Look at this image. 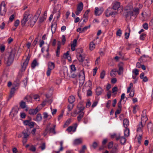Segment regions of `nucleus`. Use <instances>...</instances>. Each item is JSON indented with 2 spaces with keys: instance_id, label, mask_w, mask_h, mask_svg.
Returning a JSON list of instances; mask_svg holds the SVG:
<instances>
[{
  "instance_id": "f257e3e1",
  "label": "nucleus",
  "mask_w": 153,
  "mask_h": 153,
  "mask_svg": "<svg viewBox=\"0 0 153 153\" xmlns=\"http://www.w3.org/2000/svg\"><path fill=\"white\" fill-rule=\"evenodd\" d=\"M142 7V4L140 3L137 4L134 8L131 6H127L125 9V18L128 19L131 18L132 17L136 18L139 14V11Z\"/></svg>"
},
{
  "instance_id": "f03ea898",
  "label": "nucleus",
  "mask_w": 153,
  "mask_h": 153,
  "mask_svg": "<svg viewBox=\"0 0 153 153\" xmlns=\"http://www.w3.org/2000/svg\"><path fill=\"white\" fill-rule=\"evenodd\" d=\"M31 17V15L30 14L29 12L28 11H26L24 14V17L23 19L21 21V24L22 26H24L26 23L28 24H31L32 20L30 18Z\"/></svg>"
},
{
  "instance_id": "7ed1b4c3",
  "label": "nucleus",
  "mask_w": 153,
  "mask_h": 153,
  "mask_svg": "<svg viewBox=\"0 0 153 153\" xmlns=\"http://www.w3.org/2000/svg\"><path fill=\"white\" fill-rule=\"evenodd\" d=\"M113 145V143L111 141L109 142L108 145V147L109 149H112V150L111 151V153H117L118 151V145L117 144Z\"/></svg>"
},
{
  "instance_id": "20e7f679",
  "label": "nucleus",
  "mask_w": 153,
  "mask_h": 153,
  "mask_svg": "<svg viewBox=\"0 0 153 153\" xmlns=\"http://www.w3.org/2000/svg\"><path fill=\"white\" fill-rule=\"evenodd\" d=\"M111 137L112 138H115L117 140H120L121 144H123L126 142L125 138L123 136L121 137L120 134H113L111 135Z\"/></svg>"
},
{
  "instance_id": "39448f33",
  "label": "nucleus",
  "mask_w": 153,
  "mask_h": 153,
  "mask_svg": "<svg viewBox=\"0 0 153 153\" xmlns=\"http://www.w3.org/2000/svg\"><path fill=\"white\" fill-rule=\"evenodd\" d=\"M79 84L81 85H82L84 82L85 80V72L83 69L80 72L79 75Z\"/></svg>"
},
{
  "instance_id": "423d86ee",
  "label": "nucleus",
  "mask_w": 153,
  "mask_h": 153,
  "mask_svg": "<svg viewBox=\"0 0 153 153\" xmlns=\"http://www.w3.org/2000/svg\"><path fill=\"white\" fill-rule=\"evenodd\" d=\"M6 4L4 2L2 1L0 4V15L3 16L4 15L6 12Z\"/></svg>"
},
{
  "instance_id": "0eeeda50",
  "label": "nucleus",
  "mask_w": 153,
  "mask_h": 153,
  "mask_svg": "<svg viewBox=\"0 0 153 153\" xmlns=\"http://www.w3.org/2000/svg\"><path fill=\"white\" fill-rule=\"evenodd\" d=\"M30 58V56L29 55L27 57L25 61L21 65L22 68L20 71V73L24 72L26 69L27 66V65Z\"/></svg>"
},
{
  "instance_id": "6e6552de",
  "label": "nucleus",
  "mask_w": 153,
  "mask_h": 153,
  "mask_svg": "<svg viewBox=\"0 0 153 153\" xmlns=\"http://www.w3.org/2000/svg\"><path fill=\"white\" fill-rule=\"evenodd\" d=\"M61 7V5L60 4H58L54 7L53 12V13H57L58 16H57V19L59 18L60 15V9Z\"/></svg>"
},
{
  "instance_id": "1a4fd4ad",
  "label": "nucleus",
  "mask_w": 153,
  "mask_h": 153,
  "mask_svg": "<svg viewBox=\"0 0 153 153\" xmlns=\"http://www.w3.org/2000/svg\"><path fill=\"white\" fill-rule=\"evenodd\" d=\"M145 124L142 123H139L137 127V131L138 134H143V131Z\"/></svg>"
},
{
  "instance_id": "9d476101",
  "label": "nucleus",
  "mask_w": 153,
  "mask_h": 153,
  "mask_svg": "<svg viewBox=\"0 0 153 153\" xmlns=\"http://www.w3.org/2000/svg\"><path fill=\"white\" fill-rule=\"evenodd\" d=\"M40 13L41 11L40 10H38L37 12L36 13L34 16L33 18V19L31 20L32 21L31 24H30V26L31 27H32L36 22V21L38 19L39 17V16Z\"/></svg>"
},
{
  "instance_id": "9b49d317",
  "label": "nucleus",
  "mask_w": 153,
  "mask_h": 153,
  "mask_svg": "<svg viewBox=\"0 0 153 153\" xmlns=\"http://www.w3.org/2000/svg\"><path fill=\"white\" fill-rule=\"evenodd\" d=\"M14 56V54H13L12 52L10 54L6 62L7 65H10L13 62Z\"/></svg>"
},
{
  "instance_id": "f8f14e48",
  "label": "nucleus",
  "mask_w": 153,
  "mask_h": 153,
  "mask_svg": "<svg viewBox=\"0 0 153 153\" xmlns=\"http://www.w3.org/2000/svg\"><path fill=\"white\" fill-rule=\"evenodd\" d=\"M85 107H81L79 108V116L77 117V120L79 122H80L82 118L83 117L84 113L83 112V111Z\"/></svg>"
},
{
  "instance_id": "ddd939ff",
  "label": "nucleus",
  "mask_w": 153,
  "mask_h": 153,
  "mask_svg": "<svg viewBox=\"0 0 153 153\" xmlns=\"http://www.w3.org/2000/svg\"><path fill=\"white\" fill-rule=\"evenodd\" d=\"M83 7V5L82 2H80L78 4L76 10L75 12L76 15H78L82 10Z\"/></svg>"
},
{
  "instance_id": "4468645a",
  "label": "nucleus",
  "mask_w": 153,
  "mask_h": 153,
  "mask_svg": "<svg viewBox=\"0 0 153 153\" xmlns=\"http://www.w3.org/2000/svg\"><path fill=\"white\" fill-rule=\"evenodd\" d=\"M112 10L111 8H108L107 9L105 12V15L106 16L108 17L117 14V12L116 11H112Z\"/></svg>"
},
{
  "instance_id": "2eb2a0df",
  "label": "nucleus",
  "mask_w": 153,
  "mask_h": 153,
  "mask_svg": "<svg viewBox=\"0 0 153 153\" xmlns=\"http://www.w3.org/2000/svg\"><path fill=\"white\" fill-rule=\"evenodd\" d=\"M146 111L144 110L142 112L143 114L142 115L141 118V122L140 123H142L145 124L146 122L148 120L146 115Z\"/></svg>"
},
{
  "instance_id": "dca6fc26",
  "label": "nucleus",
  "mask_w": 153,
  "mask_h": 153,
  "mask_svg": "<svg viewBox=\"0 0 153 153\" xmlns=\"http://www.w3.org/2000/svg\"><path fill=\"white\" fill-rule=\"evenodd\" d=\"M77 126V124L76 123L74 124L73 126H71L68 127L66 129V131L70 133L71 131L74 132L75 131Z\"/></svg>"
},
{
  "instance_id": "f3484780",
  "label": "nucleus",
  "mask_w": 153,
  "mask_h": 153,
  "mask_svg": "<svg viewBox=\"0 0 153 153\" xmlns=\"http://www.w3.org/2000/svg\"><path fill=\"white\" fill-rule=\"evenodd\" d=\"M19 108L17 107H14L11 112L10 113V115L13 117H15L17 115Z\"/></svg>"
},
{
  "instance_id": "a211bd4d",
  "label": "nucleus",
  "mask_w": 153,
  "mask_h": 153,
  "mask_svg": "<svg viewBox=\"0 0 153 153\" xmlns=\"http://www.w3.org/2000/svg\"><path fill=\"white\" fill-rule=\"evenodd\" d=\"M40 110V108L37 107L35 109L30 110L29 111V113L31 115H34L36 114Z\"/></svg>"
},
{
  "instance_id": "6ab92c4d",
  "label": "nucleus",
  "mask_w": 153,
  "mask_h": 153,
  "mask_svg": "<svg viewBox=\"0 0 153 153\" xmlns=\"http://www.w3.org/2000/svg\"><path fill=\"white\" fill-rule=\"evenodd\" d=\"M103 10V9L102 8L99 9L98 7H96L95 8V14L97 16H99L102 13Z\"/></svg>"
},
{
  "instance_id": "aec40b11",
  "label": "nucleus",
  "mask_w": 153,
  "mask_h": 153,
  "mask_svg": "<svg viewBox=\"0 0 153 153\" xmlns=\"http://www.w3.org/2000/svg\"><path fill=\"white\" fill-rule=\"evenodd\" d=\"M147 128L149 132L153 133V124L151 123H149L147 124Z\"/></svg>"
},
{
  "instance_id": "412c9836",
  "label": "nucleus",
  "mask_w": 153,
  "mask_h": 153,
  "mask_svg": "<svg viewBox=\"0 0 153 153\" xmlns=\"http://www.w3.org/2000/svg\"><path fill=\"white\" fill-rule=\"evenodd\" d=\"M23 135V138L27 139L29 138L30 133L28 131V130H24L22 132Z\"/></svg>"
},
{
  "instance_id": "4be33fe9",
  "label": "nucleus",
  "mask_w": 153,
  "mask_h": 153,
  "mask_svg": "<svg viewBox=\"0 0 153 153\" xmlns=\"http://www.w3.org/2000/svg\"><path fill=\"white\" fill-rule=\"evenodd\" d=\"M82 142V138H78L75 139L74 141V144L77 145L81 144Z\"/></svg>"
},
{
  "instance_id": "5701e85b",
  "label": "nucleus",
  "mask_w": 153,
  "mask_h": 153,
  "mask_svg": "<svg viewBox=\"0 0 153 153\" xmlns=\"http://www.w3.org/2000/svg\"><path fill=\"white\" fill-rule=\"evenodd\" d=\"M126 31L127 32L125 33V38L126 39H127L129 37V34L131 31L129 25H128L127 27Z\"/></svg>"
},
{
  "instance_id": "b1692460",
  "label": "nucleus",
  "mask_w": 153,
  "mask_h": 153,
  "mask_svg": "<svg viewBox=\"0 0 153 153\" xmlns=\"http://www.w3.org/2000/svg\"><path fill=\"white\" fill-rule=\"evenodd\" d=\"M77 58L79 61L81 62H82L85 59V56L84 55L82 54H79L77 55Z\"/></svg>"
},
{
  "instance_id": "393cba45",
  "label": "nucleus",
  "mask_w": 153,
  "mask_h": 153,
  "mask_svg": "<svg viewBox=\"0 0 153 153\" xmlns=\"http://www.w3.org/2000/svg\"><path fill=\"white\" fill-rule=\"evenodd\" d=\"M102 91V89L100 87H97L96 90V93L97 95H101Z\"/></svg>"
},
{
  "instance_id": "a878e982",
  "label": "nucleus",
  "mask_w": 153,
  "mask_h": 153,
  "mask_svg": "<svg viewBox=\"0 0 153 153\" xmlns=\"http://www.w3.org/2000/svg\"><path fill=\"white\" fill-rule=\"evenodd\" d=\"M55 64L54 62H49L48 63V68L53 70L55 68Z\"/></svg>"
},
{
  "instance_id": "bb28decb",
  "label": "nucleus",
  "mask_w": 153,
  "mask_h": 153,
  "mask_svg": "<svg viewBox=\"0 0 153 153\" xmlns=\"http://www.w3.org/2000/svg\"><path fill=\"white\" fill-rule=\"evenodd\" d=\"M120 3L118 2H115L113 6V8L114 10H116L120 7Z\"/></svg>"
},
{
  "instance_id": "cd10ccee",
  "label": "nucleus",
  "mask_w": 153,
  "mask_h": 153,
  "mask_svg": "<svg viewBox=\"0 0 153 153\" xmlns=\"http://www.w3.org/2000/svg\"><path fill=\"white\" fill-rule=\"evenodd\" d=\"M43 115V117L44 119H46L48 120L50 119L52 117L51 116L48 114V113L47 112L44 113Z\"/></svg>"
},
{
  "instance_id": "c85d7f7f",
  "label": "nucleus",
  "mask_w": 153,
  "mask_h": 153,
  "mask_svg": "<svg viewBox=\"0 0 153 153\" xmlns=\"http://www.w3.org/2000/svg\"><path fill=\"white\" fill-rule=\"evenodd\" d=\"M123 124L125 128H127V127L129 125V122L128 120L127 119H125L123 121Z\"/></svg>"
},
{
  "instance_id": "c756f323",
  "label": "nucleus",
  "mask_w": 153,
  "mask_h": 153,
  "mask_svg": "<svg viewBox=\"0 0 153 153\" xmlns=\"http://www.w3.org/2000/svg\"><path fill=\"white\" fill-rule=\"evenodd\" d=\"M75 100V98L74 96H71L69 97L68 98L69 102L71 104H72Z\"/></svg>"
},
{
  "instance_id": "7c9ffc66",
  "label": "nucleus",
  "mask_w": 153,
  "mask_h": 153,
  "mask_svg": "<svg viewBox=\"0 0 153 153\" xmlns=\"http://www.w3.org/2000/svg\"><path fill=\"white\" fill-rule=\"evenodd\" d=\"M25 100L28 102H32V99L31 97L29 95L26 96L25 98Z\"/></svg>"
},
{
  "instance_id": "2f4dec72",
  "label": "nucleus",
  "mask_w": 153,
  "mask_h": 153,
  "mask_svg": "<svg viewBox=\"0 0 153 153\" xmlns=\"http://www.w3.org/2000/svg\"><path fill=\"white\" fill-rule=\"evenodd\" d=\"M117 71L116 69H114L112 70L110 73V75L112 77H114L115 76L116 73Z\"/></svg>"
},
{
  "instance_id": "473e14b6",
  "label": "nucleus",
  "mask_w": 153,
  "mask_h": 153,
  "mask_svg": "<svg viewBox=\"0 0 153 153\" xmlns=\"http://www.w3.org/2000/svg\"><path fill=\"white\" fill-rule=\"evenodd\" d=\"M95 48V44L93 42H91L89 44V49L90 50L92 51Z\"/></svg>"
},
{
  "instance_id": "72a5a7b5",
  "label": "nucleus",
  "mask_w": 153,
  "mask_h": 153,
  "mask_svg": "<svg viewBox=\"0 0 153 153\" xmlns=\"http://www.w3.org/2000/svg\"><path fill=\"white\" fill-rule=\"evenodd\" d=\"M71 119H68L66 122L65 124L63 126L64 128H65L67 127L68 125H69L71 123Z\"/></svg>"
},
{
  "instance_id": "f704fd0d",
  "label": "nucleus",
  "mask_w": 153,
  "mask_h": 153,
  "mask_svg": "<svg viewBox=\"0 0 153 153\" xmlns=\"http://www.w3.org/2000/svg\"><path fill=\"white\" fill-rule=\"evenodd\" d=\"M125 128L126 129L124 131V135L125 136L127 137L129 135V130L127 128Z\"/></svg>"
},
{
  "instance_id": "c9c22d12",
  "label": "nucleus",
  "mask_w": 153,
  "mask_h": 153,
  "mask_svg": "<svg viewBox=\"0 0 153 153\" xmlns=\"http://www.w3.org/2000/svg\"><path fill=\"white\" fill-rule=\"evenodd\" d=\"M48 51V48L46 51V53L44 55V57H45L47 59H49L50 58V55Z\"/></svg>"
},
{
  "instance_id": "e433bc0d",
  "label": "nucleus",
  "mask_w": 153,
  "mask_h": 153,
  "mask_svg": "<svg viewBox=\"0 0 153 153\" xmlns=\"http://www.w3.org/2000/svg\"><path fill=\"white\" fill-rule=\"evenodd\" d=\"M42 120V117L40 114L37 115L35 120L37 121H40Z\"/></svg>"
},
{
  "instance_id": "4c0bfd02",
  "label": "nucleus",
  "mask_w": 153,
  "mask_h": 153,
  "mask_svg": "<svg viewBox=\"0 0 153 153\" xmlns=\"http://www.w3.org/2000/svg\"><path fill=\"white\" fill-rule=\"evenodd\" d=\"M15 91V89L14 87L11 88L10 92V94L9 96V98H11L13 96V95L14 94Z\"/></svg>"
},
{
  "instance_id": "58836bf2",
  "label": "nucleus",
  "mask_w": 153,
  "mask_h": 153,
  "mask_svg": "<svg viewBox=\"0 0 153 153\" xmlns=\"http://www.w3.org/2000/svg\"><path fill=\"white\" fill-rule=\"evenodd\" d=\"M143 134H138V136L137 137V139L138 141L139 144H140L141 143V141L142 139V137Z\"/></svg>"
},
{
  "instance_id": "ea45409f",
  "label": "nucleus",
  "mask_w": 153,
  "mask_h": 153,
  "mask_svg": "<svg viewBox=\"0 0 153 153\" xmlns=\"http://www.w3.org/2000/svg\"><path fill=\"white\" fill-rule=\"evenodd\" d=\"M89 61L88 59H85L82 62V65L83 66H88V64L89 63Z\"/></svg>"
},
{
  "instance_id": "a19ab883",
  "label": "nucleus",
  "mask_w": 153,
  "mask_h": 153,
  "mask_svg": "<svg viewBox=\"0 0 153 153\" xmlns=\"http://www.w3.org/2000/svg\"><path fill=\"white\" fill-rule=\"evenodd\" d=\"M20 107L22 108H25L26 107V103L25 102L22 101L20 104Z\"/></svg>"
},
{
  "instance_id": "79ce46f5",
  "label": "nucleus",
  "mask_w": 153,
  "mask_h": 153,
  "mask_svg": "<svg viewBox=\"0 0 153 153\" xmlns=\"http://www.w3.org/2000/svg\"><path fill=\"white\" fill-rule=\"evenodd\" d=\"M52 102V101L51 100H45L43 101L42 103V105L44 106L46 104V103H49L51 104Z\"/></svg>"
},
{
  "instance_id": "37998d69",
  "label": "nucleus",
  "mask_w": 153,
  "mask_h": 153,
  "mask_svg": "<svg viewBox=\"0 0 153 153\" xmlns=\"http://www.w3.org/2000/svg\"><path fill=\"white\" fill-rule=\"evenodd\" d=\"M123 68L121 66H120L119 67V71H118V74L119 75H121L123 72Z\"/></svg>"
},
{
  "instance_id": "c03bdc74",
  "label": "nucleus",
  "mask_w": 153,
  "mask_h": 153,
  "mask_svg": "<svg viewBox=\"0 0 153 153\" xmlns=\"http://www.w3.org/2000/svg\"><path fill=\"white\" fill-rule=\"evenodd\" d=\"M37 65V61L36 60H34L31 64L32 67L33 68H34L36 65Z\"/></svg>"
},
{
  "instance_id": "a18cd8bd",
  "label": "nucleus",
  "mask_w": 153,
  "mask_h": 153,
  "mask_svg": "<svg viewBox=\"0 0 153 153\" xmlns=\"http://www.w3.org/2000/svg\"><path fill=\"white\" fill-rule=\"evenodd\" d=\"M51 30L53 33H54L56 31V27L55 25H52L51 27Z\"/></svg>"
},
{
  "instance_id": "49530a36",
  "label": "nucleus",
  "mask_w": 153,
  "mask_h": 153,
  "mask_svg": "<svg viewBox=\"0 0 153 153\" xmlns=\"http://www.w3.org/2000/svg\"><path fill=\"white\" fill-rule=\"evenodd\" d=\"M55 125H53V128H51L50 129V132H51L54 134H55L56 133V132L55 131Z\"/></svg>"
},
{
  "instance_id": "de8ad7c7",
  "label": "nucleus",
  "mask_w": 153,
  "mask_h": 153,
  "mask_svg": "<svg viewBox=\"0 0 153 153\" xmlns=\"http://www.w3.org/2000/svg\"><path fill=\"white\" fill-rule=\"evenodd\" d=\"M74 105L72 104L69 105L67 106V108L69 111H71L73 109Z\"/></svg>"
},
{
  "instance_id": "09e8293b",
  "label": "nucleus",
  "mask_w": 153,
  "mask_h": 153,
  "mask_svg": "<svg viewBox=\"0 0 153 153\" xmlns=\"http://www.w3.org/2000/svg\"><path fill=\"white\" fill-rule=\"evenodd\" d=\"M132 72L133 75H135L136 76L138 75L139 74L138 71L137 69H134L132 71Z\"/></svg>"
},
{
  "instance_id": "8fccbe9b",
  "label": "nucleus",
  "mask_w": 153,
  "mask_h": 153,
  "mask_svg": "<svg viewBox=\"0 0 153 153\" xmlns=\"http://www.w3.org/2000/svg\"><path fill=\"white\" fill-rule=\"evenodd\" d=\"M133 84L132 83H131L129 84V86L128 88L127 91V93H129L130 91V90L133 87Z\"/></svg>"
},
{
  "instance_id": "3c124183",
  "label": "nucleus",
  "mask_w": 153,
  "mask_h": 153,
  "mask_svg": "<svg viewBox=\"0 0 153 153\" xmlns=\"http://www.w3.org/2000/svg\"><path fill=\"white\" fill-rule=\"evenodd\" d=\"M46 15L45 16H42L40 17L39 18V22L40 23L42 22L45 20L46 19Z\"/></svg>"
},
{
  "instance_id": "603ef678",
  "label": "nucleus",
  "mask_w": 153,
  "mask_h": 153,
  "mask_svg": "<svg viewBox=\"0 0 153 153\" xmlns=\"http://www.w3.org/2000/svg\"><path fill=\"white\" fill-rule=\"evenodd\" d=\"M105 75V72L104 71H103L101 73L100 77L101 79H103L104 78Z\"/></svg>"
},
{
  "instance_id": "864d4df0",
  "label": "nucleus",
  "mask_w": 153,
  "mask_h": 153,
  "mask_svg": "<svg viewBox=\"0 0 153 153\" xmlns=\"http://www.w3.org/2000/svg\"><path fill=\"white\" fill-rule=\"evenodd\" d=\"M20 83L19 80V79H17L16 81H15L14 85L15 86V87H16L17 86H18Z\"/></svg>"
},
{
  "instance_id": "5fc2aeb1",
  "label": "nucleus",
  "mask_w": 153,
  "mask_h": 153,
  "mask_svg": "<svg viewBox=\"0 0 153 153\" xmlns=\"http://www.w3.org/2000/svg\"><path fill=\"white\" fill-rule=\"evenodd\" d=\"M76 70V68L74 65H72L71 66V72H74Z\"/></svg>"
},
{
  "instance_id": "6e6d98bb",
  "label": "nucleus",
  "mask_w": 153,
  "mask_h": 153,
  "mask_svg": "<svg viewBox=\"0 0 153 153\" xmlns=\"http://www.w3.org/2000/svg\"><path fill=\"white\" fill-rule=\"evenodd\" d=\"M30 150L33 152H35L36 150V148L34 146H30Z\"/></svg>"
},
{
  "instance_id": "4d7b16f0",
  "label": "nucleus",
  "mask_w": 153,
  "mask_h": 153,
  "mask_svg": "<svg viewBox=\"0 0 153 153\" xmlns=\"http://www.w3.org/2000/svg\"><path fill=\"white\" fill-rule=\"evenodd\" d=\"M138 105H136L134 106L133 107V112L134 113H135L137 111V109H138Z\"/></svg>"
},
{
  "instance_id": "13d9d810",
  "label": "nucleus",
  "mask_w": 153,
  "mask_h": 153,
  "mask_svg": "<svg viewBox=\"0 0 153 153\" xmlns=\"http://www.w3.org/2000/svg\"><path fill=\"white\" fill-rule=\"evenodd\" d=\"M117 35L120 37L121 36L122 34V31L120 29L118 30L116 32Z\"/></svg>"
},
{
  "instance_id": "bf43d9fd",
  "label": "nucleus",
  "mask_w": 153,
  "mask_h": 153,
  "mask_svg": "<svg viewBox=\"0 0 153 153\" xmlns=\"http://www.w3.org/2000/svg\"><path fill=\"white\" fill-rule=\"evenodd\" d=\"M146 36V34L145 33H142L140 36V39L141 40H144L145 37Z\"/></svg>"
},
{
  "instance_id": "052dcab7",
  "label": "nucleus",
  "mask_w": 153,
  "mask_h": 153,
  "mask_svg": "<svg viewBox=\"0 0 153 153\" xmlns=\"http://www.w3.org/2000/svg\"><path fill=\"white\" fill-rule=\"evenodd\" d=\"M77 40L76 39H74L73 41V43L71 44V46L76 47V45Z\"/></svg>"
},
{
  "instance_id": "680f3d73",
  "label": "nucleus",
  "mask_w": 153,
  "mask_h": 153,
  "mask_svg": "<svg viewBox=\"0 0 153 153\" xmlns=\"http://www.w3.org/2000/svg\"><path fill=\"white\" fill-rule=\"evenodd\" d=\"M77 53L78 54H81L82 53V50L81 48L77 49L76 50Z\"/></svg>"
},
{
  "instance_id": "e2e57ef3",
  "label": "nucleus",
  "mask_w": 153,
  "mask_h": 153,
  "mask_svg": "<svg viewBox=\"0 0 153 153\" xmlns=\"http://www.w3.org/2000/svg\"><path fill=\"white\" fill-rule=\"evenodd\" d=\"M19 21L18 20L16 21L14 24V26L16 27H17L19 25Z\"/></svg>"
},
{
  "instance_id": "0e129e2a",
  "label": "nucleus",
  "mask_w": 153,
  "mask_h": 153,
  "mask_svg": "<svg viewBox=\"0 0 153 153\" xmlns=\"http://www.w3.org/2000/svg\"><path fill=\"white\" fill-rule=\"evenodd\" d=\"M143 26V28L146 30H147L148 28V24L147 23H145L144 24Z\"/></svg>"
},
{
  "instance_id": "69168bd1",
  "label": "nucleus",
  "mask_w": 153,
  "mask_h": 153,
  "mask_svg": "<svg viewBox=\"0 0 153 153\" xmlns=\"http://www.w3.org/2000/svg\"><path fill=\"white\" fill-rule=\"evenodd\" d=\"M52 70L48 68L46 72V74L48 76H49L51 72V71Z\"/></svg>"
},
{
  "instance_id": "338daca9",
  "label": "nucleus",
  "mask_w": 153,
  "mask_h": 153,
  "mask_svg": "<svg viewBox=\"0 0 153 153\" xmlns=\"http://www.w3.org/2000/svg\"><path fill=\"white\" fill-rule=\"evenodd\" d=\"M40 147L41 149L42 150H43L45 149V143H43L42 145L40 146Z\"/></svg>"
},
{
  "instance_id": "774afa93",
  "label": "nucleus",
  "mask_w": 153,
  "mask_h": 153,
  "mask_svg": "<svg viewBox=\"0 0 153 153\" xmlns=\"http://www.w3.org/2000/svg\"><path fill=\"white\" fill-rule=\"evenodd\" d=\"M7 41L8 43L9 44H10L13 41V39L12 38L10 37L8 39Z\"/></svg>"
}]
</instances>
